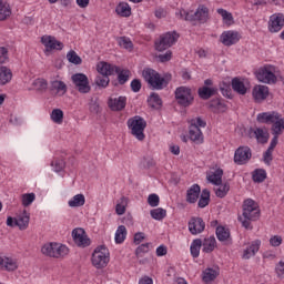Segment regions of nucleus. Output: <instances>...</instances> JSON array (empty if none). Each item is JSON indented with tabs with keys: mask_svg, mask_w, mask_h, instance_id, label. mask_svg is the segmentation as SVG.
<instances>
[{
	"mask_svg": "<svg viewBox=\"0 0 284 284\" xmlns=\"http://www.w3.org/2000/svg\"><path fill=\"white\" fill-rule=\"evenodd\" d=\"M125 205H128V197L122 196L120 199V203L115 206V212L119 216H122V214H125Z\"/></svg>",
	"mask_w": 284,
	"mask_h": 284,
	"instance_id": "603ef678",
	"label": "nucleus"
},
{
	"mask_svg": "<svg viewBox=\"0 0 284 284\" xmlns=\"http://www.w3.org/2000/svg\"><path fill=\"white\" fill-rule=\"evenodd\" d=\"M252 159V150L248 146H240L234 154L236 165H245Z\"/></svg>",
	"mask_w": 284,
	"mask_h": 284,
	"instance_id": "ddd939ff",
	"label": "nucleus"
},
{
	"mask_svg": "<svg viewBox=\"0 0 284 284\" xmlns=\"http://www.w3.org/2000/svg\"><path fill=\"white\" fill-rule=\"evenodd\" d=\"M207 181L213 183V185H221L223 183V170L217 169L213 174L207 176Z\"/></svg>",
	"mask_w": 284,
	"mask_h": 284,
	"instance_id": "4c0bfd02",
	"label": "nucleus"
},
{
	"mask_svg": "<svg viewBox=\"0 0 284 284\" xmlns=\"http://www.w3.org/2000/svg\"><path fill=\"white\" fill-rule=\"evenodd\" d=\"M197 93L201 99H203L204 101H207V99H211V97L219 94V89L202 87L199 89Z\"/></svg>",
	"mask_w": 284,
	"mask_h": 284,
	"instance_id": "cd10ccee",
	"label": "nucleus"
},
{
	"mask_svg": "<svg viewBox=\"0 0 284 284\" xmlns=\"http://www.w3.org/2000/svg\"><path fill=\"white\" fill-rule=\"evenodd\" d=\"M283 244V237H281V235H273L270 239V245L272 247H281V245Z\"/></svg>",
	"mask_w": 284,
	"mask_h": 284,
	"instance_id": "4d7b16f0",
	"label": "nucleus"
},
{
	"mask_svg": "<svg viewBox=\"0 0 284 284\" xmlns=\"http://www.w3.org/2000/svg\"><path fill=\"white\" fill-rule=\"evenodd\" d=\"M276 119H278V113L276 112H264L257 115L258 123H274Z\"/></svg>",
	"mask_w": 284,
	"mask_h": 284,
	"instance_id": "c85d7f7f",
	"label": "nucleus"
},
{
	"mask_svg": "<svg viewBox=\"0 0 284 284\" xmlns=\"http://www.w3.org/2000/svg\"><path fill=\"white\" fill-rule=\"evenodd\" d=\"M12 81V70L8 67H0V85H6Z\"/></svg>",
	"mask_w": 284,
	"mask_h": 284,
	"instance_id": "2f4dec72",
	"label": "nucleus"
},
{
	"mask_svg": "<svg viewBox=\"0 0 284 284\" xmlns=\"http://www.w3.org/2000/svg\"><path fill=\"white\" fill-rule=\"evenodd\" d=\"M51 165L54 168V172H61L65 168V161L54 160Z\"/></svg>",
	"mask_w": 284,
	"mask_h": 284,
	"instance_id": "13d9d810",
	"label": "nucleus"
},
{
	"mask_svg": "<svg viewBox=\"0 0 284 284\" xmlns=\"http://www.w3.org/2000/svg\"><path fill=\"white\" fill-rule=\"evenodd\" d=\"M141 87H142L141 80H139V79L132 80V82H131L132 92H141Z\"/></svg>",
	"mask_w": 284,
	"mask_h": 284,
	"instance_id": "e2e57ef3",
	"label": "nucleus"
},
{
	"mask_svg": "<svg viewBox=\"0 0 284 284\" xmlns=\"http://www.w3.org/2000/svg\"><path fill=\"white\" fill-rule=\"evenodd\" d=\"M8 61V49L0 47V65Z\"/></svg>",
	"mask_w": 284,
	"mask_h": 284,
	"instance_id": "680f3d73",
	"label": "nucleus"
},
{
	"mask_svg": "<svg viewBox=\"0 0 284 284\" xmlns=\"http://www.w3.org/2000/svg\"><path fill=\"white\" fill-rule=\"evenodd\" d=\"M253 136H255L258 143H267L270 141V133L263 129L257 128V130L253 131Z\"/></svg>",
	"mask_w": 284,
	"mask_h": 284,
	"instance_id": "58836bf2",
	"label": "nucleus"
},
{
	"mask_svg": "<svg viewBox=\"0 0 284 284\" xmlns=\"http://www.w3.org/2000/svg\"><path fill=\"white\" fill-rule=\"evenodd\" d=\"M72 236L75 245L79 247H88L90 245V239L85 234V230L79 227L72 231Z\"/></svg>",
	"mask_w": 284,
	"mask_h": 284,
	"instance_id": "4468645a",
	"label": "nucleus"
},
{
	"mask_svg": "<svg viewBox=\"0 0 284 284\" xmlns=\"http://www.w3.org/2000/svg\"><path fill=\"white\" fill-rule=\"evenodd\" d=\"M115 12L120 17H130L132 14V8L128 2H120L115 8Z\"/></svg>",
	"mask_w": 284,
	"mask_h": 284,
	"instance_id": "72a5a7b5",
	"label": "nucleus"
},
{
	"mask_svg": "<svg viewBox=\"0 0 284 284\" xmlns=\"http://www.w3.org/2000/svg\"><path fill=\"white\" fill-rule=\"evenodd\" d=\"M150 252V243H144L135 250V256L141 257V254H148Z\"/></svg>",
	"mask_w": 284,
	"mask_h": 284,
	"instance_id": "6e6d98bb",
	"label": "nucleus"
},
{
	"mask_svg": "<svg viewBox=\"0 0 284 284\" xmlns=\"http://www.w3.org/2000/svg\"><path fill=\"white\" fill-rule=\"evenodd\" d=\"M243 217H239L241 221L242 226L245 230H250L251 221H258L261 219V209H258V204L254 202L252 199H247L243 203Z\"/></svg>",
	"mask_w": 284,
	"mask_h": 284,
	"instance_id": "f257e3e1",
	"label": "nucleus"
},
{
	"mask_svg": "<svg viewBox=\"0 0 284 284\" xmlns=\"http://www.w3.org/2000/svg\"><path fill=\"white\" fill-rule=\"evenodd\" d=\"M19 268V264L12 257H1L0 256V270H6L7 272H14Z\"/></svg>",
	"mask_w": 284,
	"mask_h": 284,
	"instance_id": "4be33fe9",
	"label": "nucleus"
},
{
	"mask_svg": "<svg viewBox=\"0 0 284 284\" xmlns=\"http://www.w3.org/2000/svg\"><path fill=\"white\" fill-rule=\"evenodd\" d=\"M219 268H206L203 271V281L204 283H212L219 276Z\"/></svg>",
	"mask_w": 284,
	"mask_h": 284,
	"instance_id": "f704fd0d",
	"label": "nucleus"
},
{
	"mask_svg": "<svg viewBox=\"0 0 284 284\" xmlns=\"http://www.w3.org/2000/svg\"><path fill=\"white\" fill-rule=\"evenodd\" d=\"M181 17L184 21H190L191 23H205L207 21V8L202 7L199 8L196 11H181Z\"/></svg>",
	"mask_w": 284,
	"mask_h": 284,
	"instance_id": "9b49d317",
	"label": "nucleus"
},
{
	"mask_svg": "<svg viewBox=\"0 0 284 284\" xmlns=\"http://www.w3.org/2000/svg\"><path fill=\"white\" fill-rule=\"evenodd\" d=\"M49 90L51 94H58L59 97H63V94L68 92V85L63 81L53 80L50 82Z\"/></svg>",
	"mask_w": 284,
	"mask_h": 284,
	"instance_id": "412c9836",
	"label": "nucleus"
},
{
	"mask_svg": "<svg viewBox=\"0 0 284 284\" xmlns=\"http://www.w3.org/2000/svg\"><path fill=\"white\" fill-rule=\"evenodd\" d=\"M113 74H118V81L120 83V85H125V83H128V81H130V70L128 69H122L113 65Z\"/></svg>",
	"mask_w": 284,
	"mask_h": 284,
	"instance_id": "393cba45",
	"label": "nucleus"
},
{
	"mask_svg": "<svg viewBox=\"0 0 284 284\" xmlns=\"http://www.w3.org/2000/svg\"><path fill=\"white\" fill-rule=\"evenodd\" d=\"M187 122L190 124L189 139H191L193 143L201 145V143H203V132L201 131V128H205L207 122H205L201 116L193 118Z\"/></svg>",
	"mask_w": 284,
	"mask_h": 284,
	"instance_id": "7ed1b4c3",
	"label": "nucleus"
},
{
	"mask_svg": "<svg viewBox=\"0 0 284 284\" xmlns=\"http://www.w3.org/2000/svg\"><path fill=\"white\" fill-rule=\"evenodd\" d=\"M275 272H276L277 276H283V274H284V261H280L278 264H276Z\"/></svg>",
	"mask_w": 284,
	"mask_h": 284,
	"instance_id": "69168bd1",
	"label": "nucleus"
},
{
	"mask_svg": "<svg viewBox=\"0 0 284 284\" xmlns=\"http://www.w3.org/2000/svg\"><path fill=\"white\" fill-rule=\"evenodd\" d=\"M267 179V172L264 169H256L253 172V181L255 183H263Z\"/></svg>",
	"mask_w": 284,
	"mask_h": 284,
	"instance_id": "37998d69",
	"label": "nucleus"
},
{
	"mask_svg": "<svg viewBox=\"0 0 284 284\" xmlns=\"http://www.w3.org/2000/svg\"><path fill=\"white\" fill-rule=\"evenodd\" d=\"M67 59L69 63H73V65H81V63H83V60L81 57H79V54H77V51L74 50H71L67 53Z\"/></svg>",
	"mask_w": 284,
	"mask_h": 284,
	"instance_id": "a18cd8bd",
	"label": "nucleus"
},
{
	"mask_svg": "<svg viewBox=\"0 0 284 284\" xmlns=\"http://www.w3.org/2000/svg\"><path fill=\"white\" fill-rule=\"evenodd\" d=\"M272 150L267 149L264 153V163H266V165H270V163H272Z\"/></svg>",
	"mask_w": 284,
	"mask_h": 284,
	"instance_id": "338daca9",
	"label": "nucleus"
},
{
	"mask_svg": "<svg viewBox=\"0 0 284 284\" xmlns=\"http://www.w3.org/2000/svg\"><path fill=\"white\" fill-rule=\"evenodd\" d=\"M176 41H179V34L175 31L163 33L160 39L155 41V50H158V52H163V50L172 48Z\"/></svg>",
	"mask_w": 284,
	"mask_h": 284,
	"instance_id": "9d476101",
	"label": "nucleus"
},
{
	"mask_svg": "<svg viewBox=\"0 0 284 284\" xmlns=\"http://www.w3.org/2000/svg\"><path fill=\"white\" fill-rule=\"evenodd\" d=\"M230 192V184H220V186L215 190V194L219 199H225L227 193Z\"/></svg>",
	"mask_w": 284,
	"mask_h": 284,
	"instance_id": "8fccbe9b",
	"label": "nucleus"
},
{
	"mask_svg": "<svg viewBox=\"0 0 284 284\" xmlns=\"http://www.w3.org/2000/svg\"><path fill=\"white\" fill-rule=\"evenodd\" d=\"M175 101L182 108H190L194 103V94L190 87H179L175 90Z\"/></svg>",
	"mask_w": 284,
	"mask_h": 284,
	"instance_id": "6e6552de",
	"label": "nucleus"
},
{
	"mask_svg": "<svg viewBox=\"0 0 284 284\" xmlns=\"http://www.w3.org/2000/svg\"><path fill=\"white\" fill-rule=\"evenodd\" d=\"M128 128L131 130V134L138 139V141H143L145 139V128H148V122L141 116L135 115L128 120Z\"/></svg>",
	"mask_w": 284,
	"mask_h": 284,
	"instance_id": "39448f33",
	"label": "nucleus"
},
{
	"mask_svg": "<svg viewBox=\"0 0 284 284\" xmlns=\"http://www.w3.org/2000/svg\"><path fill=\"white\" fill-rule=\"evenodd\" d=\"M91 263L97 270L108 267V263H110V250L105 245L95 247L92 253Z\"/></svg>",
	"mask_w": 284,
	"mask_h": 284,
	"instance_id": "20e7f679",
	"label": "nucleus"
},
{
	"mask_svg": "<svg viewBox=\"0 0 284 284\" xmlns=\"http://www.w3.org/2000/svg\"><path fill=\"white\" fill-rule=\"evenodd\" d=\"M217 13L221 14L222 19L229 24L232 26L234 21V17H232L231 12H227L225 9H217Z\"/></svg>",
	"mask_w": 284,
	"mask_h": 284,
	"instance_id": "864d4df0",
	"label": "nucleus"
},
{
	"mask_svg": "<svg viewBox=\"0 0 284 284\" xmlns=\"http://www.w3.org/2000/svg\"><path fill=\"white\" fill-rule=\"evenodd\" d=\"M220 90L223 94V97H226V99H232V89L227 84H223L220 87Z\"/></svg>",
	"mask_w": 284,
	"mask_h": 284,
	"instance_id": "052dcab7",
	"label": "nucleus"
},
{
	"mask_svg": "<svg viewBox=\"0 0 284 284\" xmlns=\"http://www.w3.org/2000/svg\"><path fill=\"white\" fill-rule=\"evenodd\" d=\"M143 241H145V233L138 232L134 234L133 242L135 243V245H140Z\"/></svg>",
	"mask_w": 284,
	"mask_h": 284,
	"instance_id": "0e129e2a",
	"label": "nucleus"
},
{
	"mask_svg": "<svg viewBox=\"0 0 284 284\" xmlns=\"http://www.w3.org/2000/svg\"><path fill=\"white\" fill-rule=\"evenodd\" d=\"M33 87L38 92H45L48 90V81L45 79H37L33 81Z\"/></svg>",
	"mask_w": 284,
	"mask_h": 284,
	"instance_id": "3c124183",
	"label": "nucleus"
},
{
	"mask_svg": "<svg viewBox=\"0 0 284 284\" xmlns=\"http://www.w3.org/2000/svg\"><path fill=\"white\" fill-rule=\"evenodd\" d=\"M253 97L255 101H265L270 97V88L266 85H257L253 89Z\"/></svg>",
	"mask_w": 284,
	"mask_h": 284,
	"instance_id": "b1692460",
	"label": "nucleus"
},
{
	"mask_svg": "<svg viewBox=\"0 0 284 284\" xmlns=\"http://www.w3.org/2000/svg\"><path fill=\"white\" fill-rule=\"evenodd\" d=\"M51 121L61 125V123H63V111L61 109H53L51 112Z\"/></svg>",
	"mask_w": 284,
	"mask_h": 284,
	"instance_id": "de8ad7c7",
	"label": "nucleus"
},
{
	"mask_svg": "<svg viewBox=\"0 0 284 284\" xmlns=\"http://www.w3.org/2000/svg\"><path fill=\"white\" fill-rule=\"evenodd\" d=\"M142 77L144 81L152 88V90H163V83H165V78H162L159 72L154 69L146 68L142 71Z\"/></svg>",
	"mask_w": 284,
	"mask_h": 284,
	"instance_id": "0eeeda50",
	"label": "nucleus"
},
{
	"mask_svg": "<svg viewBox=\"0 0 284 284\" xmlns=\"http://www.w3.org/2000/svg\"><path fill=\"white\" fill-rule=\"evenodd\" d=\"M158 59H159L160 63H168V61L172 60V51H166L163 54H159Z\"/></svg>",
	"mask_w": 284,
	"mask_h": 284,
	"instance_id": "bf43d9fd",
	"label": "nucleus"
},
{
	"mask_svg": "<svg viewBox=\"0 0 284 284\" xmlns=\"http://www.w3.org/2000/svg\"><path fill=\"white\" fill-rule=\"evenodd\" d=\"M128 103V98L121 95L119 98H110L109 99V108L113 112H121V110H125V105Z\"/></svg>",
	"mask_w": 284,
	"mask_h": 284,
	"instance_id": "aec40b11",
	"label": "nucleus"
},
{
	"mask_svg": "<svg viewBox=\"0 0 284 284\" xmlns=\"http://www.w3.org/2000/svg\"><path fill=\"white\" fill-rule=\"evenodd\" d=\"M41 43L44 45L47 51H50V50H63L62 42L57 40V38H54L52 36H43L41 38Z\"/></svg>",
	"mask_w": 284,
	"mask_h": 284,
	"instance_id": "f3484780",
	"label": "nucleus"
},
{
	"mask_svg": "<svg viewBox=\"0 0 284 284\" xmlns=\"http://www.w3.org/2000/svg\"><path fill=\"white\" fill-rule=\"evenodd\" d=\"M99 75L95 77L94 83L98 88H108L110 85V77L114 75V64L100 62L97 65Z\"/></svg>",
	"mask_w": 284,
	"mask_h": 284,
	"instance_id": "f03ea898",
	"label": "nucleus"
},
{
	"mask_svg": "<svg viewBox=\"0 0 284 284\" xmlns=\"http://www.w3.org/2000/svg\"><path fill=\"white\" fill-rule=\"evenodd\" d=\"M71 81L74 89L80 92V94H90L92 87H90V80L85 73H75L71 77Z\"/></svg>",
	"mask_w": 284,
	"mask_h": 284,
	"instance_id": "1a4fd4ad",
	"label": "nucleus"
},
{
	"mask_svg": "<svg viewBox=\"0 0 284 284\" xmlns=\"http://www.w3.org/2000/svg\"><path fill=\"white\" fill-rule=\"evenodd\" d=\"M199 196H201V186L199 184H193L186 191V202L196 203V201H199Z\"/></svg>",
	"mask_w": 284,
	"mask_h": 284,
	"instance_id": "5701e85b",
	"label": "nucleus"
},
{
	"mask_svg": "<svg viewBox=\"0 0 284 284\" xmlns=\"http://www.w3.org/2000/svg\"><path fill=\"white\" fill-rule=\"evenodd\" d=\"M126 236H128V229H125V225H120L115 232V243L118 244L123 243Z\"/></svg>",
	"mask_w": 284,
	"mask_h": 284,
	"instance_id": "79ce46f5",
	"label": "nucleus"
},
{
	"mask_svg": "<svg viewBox=\"0 0 284 284\" xmlns=\"http://www.w3.org/2000/svg\"><path fill=\"white\" fill-rule=\"evenodd\" d=\"M284 27V16L283 13H275L270 17L268 30L270 32H281Z\"/></svg>",
	"mask_w": 284,
	"mask_h": 284,
	"instance_id": "2eb2a0df",
	"label": "nucleus"
},
{
	"mask_svg": "<svg viewBox=\"0 0 284 284\" xmlns=\"http://www.w3.org/2000/svg\"><path fill=\"white\" fill-rule=\"evenodd\" d=\"M85 205V195L77 194L71 201H69L70 207H83Z\"/></svg>",
	"mask_w": 284,
	"mask_h": 284,
	"instance_id": "ea45409f",
	"label": "nucleus"
},
{
	"mask_svg": "<svg viewBox=\"0 0 284 284\" xmlns=\"http://www.w3.org/2000/svg\"><path fill=\"white\" fill-rule=\"evenodd\" d=\"M283 130L284 119H281V116L278 115V119H276V121H274L272 124L271 132L273 136H281V134H283Z\"/></svg>",
	"mask_w": 284,
	"mask_h": 284,
	"instance_id": "473e14b6",
	"label": "nucleus"
},
{
	"mask_svg": "<svg viewBox=\"0 0 284 284\" xmlns=\"http://www.w3.org/2000/svg\"><path fill=\"white\" fill-rule=\"evenodd\" d=\"M255 77L261 83H276L277 81L273 67L270 65L260 68L258 71L255 72Z\"/></svg>",
	"mask_w": 284,
	"mask_h": 284,
	"instance_id": "f8f14e48",
	"label": "nucleus"
},
{
	"mask_svg": "<svg viewBox=\"0 0 284 284\" xmlns=\"http://www.w3.org/2000/svg\"><path fill=\"white\" fill-rule=\"evenodd\" d=\"M148 103L153 110H159V108L163 105V101L161 100V97H159V93H151L150 98L148 99Z\"/></svg>",
	"mask_w": 284,
	"mask_h": 284,
	"instance_id": "e433bc0d",
	"label": "nucleus"
},
{
	"mask_svg": "<svg viewBox=\"0 0 284 284\" xmlns=\"http://www.w3.org/2000/svg\"><path fill=\"white\" fill-rule=\"evenodd\" d=\"M41 252L44 256H50L51 258H63V256H68L70 250L63 244L51 242L44 244Z\"/></svg>",
	"mask_w": 284,
	"mask_h": 284,
	"instance_id": "423d86ee",
	"label": "nucleus"
},
{
	"mask_svg": "<svg viewBox=\"0 0 284 284\" xmlns=\"http://www.w3.org/2000/svg\"><path fill=\"white\" fill-rule=\"evenodd\" d=\"M159 203H161V199L156 195V193H152L148 197V204L151 207H159Z\"/></svg>",
	"mask_w": 284,
	"mask_h": 284,
	"instance_id": "5fc2aeb1",
	"label": "nucleus"
},
{
	"mask_svg": "<svg viewBox=\"0 0 284 284\" xmlns=\"http://www.w3.org/2000/svg\"><path fill=\"white\" fill-rule=\"evenodd\" d=\"M118 43L120 48H124V50H132L134 48L132 40H130V38L128 37L118 38Z\"/></svg>",
	"mask_w": 284,
	"mask_h": 284,
	"instance_id": "09e8293b",
	"label": "nucleus"
},
{
	"mask_svg": "<svg viewBox=\"0 0 284 284\" xmlns=\"http://www.w3.org/2000/svg\"><path fill=\"white\" fill-rule=\"evenodd\" d=\"M37 195L34 193H24L21 195V202L23 207H30L34 203Z\"/></svg>",
	"mask_w": 284,
	"mask_h": 284,
	"instance_id": "c03bdc74",
	"label": "nucleus"
},
{
	"mask_svg": "<svg viewBox=\"0 0 284 284\" xmlns=\"http://www.w3.org/2000/svg\"><path fill=\"white\" fill-rule=\"evenodd\" d=\"M232 90H234V92H237V94H247V88L245 87V83H243V81H241V79L239 78H233L232 82Z\"/></svg>",
	"mask_w": 284,
	"mask_h": 284,
	"instance_id": "c756f323",
	"label": "nucleus"
},
{
	"mask_svg": "<svg viewBox=\"0 0 284 284\" xmlns=\"http://www.w3.org/2000/svg\"><path fill=\"white\" fill-rule=\"evenodd\" d=\"M11 14L10 4H3V0H0V21H6Z\"/></svg>",
	"mask_w": 284,
	"mask_h": 284,
	"instance_id": "a19ab883",
	"label": "nucleus"
},
{
	"mask_svg": "<svg viewBox=\"0 0 284 284\" xmlns=\"http://www.w3.org/2000/svg\"><path fill=\"white\" fill-rule=\"evenodd\" d=\"M151 216L155 221H163V219H165V216H168V211H165V209H161V207L153 209V210H151Z\"/></svg>",
	"mask_w": 284,
	"mask_h": 284,
	"instance_id": "49530a36",
	"label": "nucleus"
},
{
	"mask_svg": "<svg viewBox=\"0 0 284 284\" xmlns=\"http://www.w3.org/2000/svg\"><path fill=\"white\" fill-rule=\"evenodd\" d=\"M220 39H221L223 45L230 47V45H234L235 43H239V41H241V34L239 33V31H224L221 34Z\"/></svg>",
	"mask_w": 284,
	"mask_h": 284,
	"instance_id": "dca6fc26",
	"label": "nucleus"
},
{
	"mask_svg": "<svg viewBox=\"0 0 284 284\" xmlns=\"http://www.w3.org/2000/svg\"><path fill=\"white\" fill-rule=\"evenodd\" d=\"M215 234L220 243H223L224 245H232L230 229L220 225L216 227Z\"/></svg>",
	"mask_w": 284,
	"mask_h": 284,
	"instance_id": "6ab92c4d",
	"label": "nucleus"
},
{
	"mask_svg": "<svg viewBox=\"0 0 284 284\" xmlns=\"http://www.w3.org/2000/svg\"><path fill=\"white\" fill-rule=\"evenodd\" d=\"M205 230V222L201 217H191L189 232L193 235L201 234Z\"/></svg>",
	"mask_w": 284,
	"mask_h": 284,
	"instance_id": "a211bd4d",
	"label": "nucleus"
},
{
	"mask_svg": "<svg viewBox=\"0 0 284 284\" xmlns=\"http://www.w3.org/2000/svg\"><path fill=\"white\" fill-rule=\"evenodd\" d=\"M14 225L19 227V230H28V225H30V213L23 211L22 215L14 219Z\"/></svg>",
	"mask_w": 284,
	"mask_h": 284,
	"instance_id": "bb28decb",
	"label": "nucleus"
},
{
	"mask_svg": "<svg viewBox=\"0 0 284 284\" xmlns=\"http://www.w3.org/2000/svg\"><path fill=\"white\" fill-rule=\"evenodd\" d=\"M201 247H203V241L201 239L193 240L191 244V256L193 258H199V255L201 254Z\"/></svg>",
	"mask_w": 284,
	"mask_h": 284,
	"instance_id": "c9c22d12",
	"label": "nucleus"
},
{
	"mask_svg": "<svg viewBox=\"0 0 284 284\" xmlns=\"http://www.w3.org/2000/svg\"><path fill=\"white\" fill-rule=\"evenodd\" d=\"M202 246L205 254H211L216 247V239L214 236L205 237L202 242Z\"/></svg>",
	"mask_w": 284,
	"mask_h": 284,
	"instance_id": "7c9ffc66",
	"label": "nucleus"
},
{
	"mask_svg": "<svg viewBox=\"0 0 284 284\" xmlns=\"http://www.w3.org/2000/svg\"><path fill=\"white\" fill-rule=\"evenodd\" d=\"M261 250V240H255L251 243L250 247L244 250L243 258L246 261L252 258V256H256V252Z\"/></svg>",
	"mask_w": 284,
	"mask_h": 284,
	"instance_id": "a878e982",
	"label": "nucleus"
},
{
	"mask_svg": "<svg viewBox=\"0 0 284 284\" xmlns=\"http://www.w3.org/2000/svg\"><path fill=\"white\" fill-rule=\"evenodd\" d=\"M101 106L97 103V101L90 103V112L93 114H99Z\"/></svg>",
	"mask_w": 284,
	"mask_h": 284,
	"instance_id": "774afa93",
	"label": "nucleus"
}]
</instances>
